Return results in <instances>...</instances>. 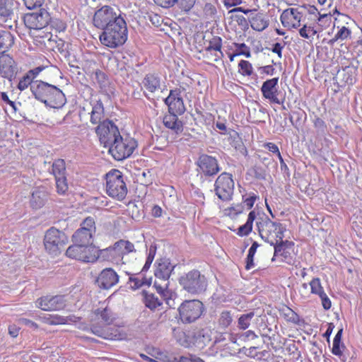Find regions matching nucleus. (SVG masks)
Returning a JSON list of instances; mask_svg holds the SVG:
<instances>
[{"label":"nucleus","instance_id":"f257e3e1","mask_svg":"<svg viewBox=\"0 0 362 362\" xmlns=\"http://www.w3.org/2000/svg\"><path fill=\"white\" fill-rule=\"evenodd\" d=\"M32 94L37 100L52 108L62 107L66 102L60 88L42 80H37L33 85Z\"/></svg>","mask_w":362,"mask_h":362},{"label":"nucleus","instance_id":"f03ea898","mask_svg":"<svg viewBox=\"0 0 362 362\" xmlns=\"http://www.w3.org/2000/svg\"><path fill=\"white\" fill-rule=\"evenodd\" d=\"M156 269L154 275L156 281H154V287L157 292L166 300H171L173 291L168 288L169 278L173 272L175 265H173L170 259L166 257L160 258L155 263Z\"/></svg>","mask_w":362,"mask_h":362},{"label":"nucleus","instance_id":"7ed1b4c3","mask_svg":"<svg viewBox=\"0 0 362 362\" xmlns=\"http://www.w3.org/2000/svg\"><path fill=\"white\" fill-rule=\"evenodd\" d=\"M99 36L100 42L110 48H117L123 45L127 40V26L124 18L116 20L104 28Z\"/></svg>","mask_w":362,"mask_h":362},{"label":"nucleus","instance_id":"20e7f679","mask_svg":"<svg viewBox=\"0 0 362 362\" xmlns=\"http://www.w3.org/2000/svg\"><path fill=\"white\" fill-rule=\"evenodd\" d=\"M256 226L261 238L270 245L276 244L278 240L284 239L286 230L284 224L272 221L265 214L257 218Z\"/></svg>","mask_w":362,"mask_h":362},{"label":"nucleus","instance_id":"39448f33","mask_svg":"<svg viewBox=\"0 0 362 362\" xmlns=\"http://www.w3.org/2000/svg\"><path fill=\"white\" fill-rule=\"evenodd\" d=\"M178 282L183 291L194 296L204 293L208 286L206 276L195 269L181 275Z\"/></svg>","mask_w":362,"mask_h":362},{"label":"nucleus","instance_id":"423d86ee","mask_svg":"<svg viewBox=\"0 0 362 362\" xmlns=\"http://www.w3.org/2000/svg\"><path fill=\"white\" fill-rule=\"evenodd\" d=\"M105 179L106 193L108 196L118 201L124 199L127 187L122 173L119 170L112 169L105 175Z\"/></svg>","mask_w":362,"mask_h":362},{"label":"nucleus","instance_id":"0eeeda50","mask_svg":"<svg viewBox=\"0 0 362 362\" xmlns=\"http://www.w3.org/2000/svg\"><path fill=\"white\" fill-rule=\"evenodd\" d=\"M66 257L83 262L93 263L99 259L98 250L93 245L74 244L66 250Z\"/></svg>","mask_w":362,"mask_h":362},{"label":"nucleus","instance_id":"6e6552de","mask_svg":"<svg viewBox=\"0 0 362 362\" xmlns=\"http://www.w3.org/2000/svg\"><path fill=\"white\" fill-rule=\"evenodd\" d=\"M68 243L66 234L54 227L48 229L45 235L44 245L46 251L52 255L60 254L64 246Z\"/></svg>","mask_w":362,"mask_h":362},{"label":"nucleus","instance_id":"1a4fd4ad","mask_svg":"<svg viewBox=\"0 0 362 362\" xmlns=\"http://www.w3.org/2000/svg\"><path fill=\"white\" fill-rule=\"evenodd\" d=\"M136 146L137 143L134 139L129 137L123 139L120 136L118 139L114 141L107 147L109 148V153L115 160H123L133 153Z\"/></svg>","mask_w":362,"mask_h":362},{"label":"nucleus","instance_id":"9d476101","mask_svg":"<svg viewBox=\"0 0 362 362\" xmlns=\"http://www.w3.org/2000/svg\"><path fill=\"white\" fill-rule=\"evenodd\" d=\"M204 310V305L199 300H185L178 308L180 319L185 324L194 322L201 317Z\"/></svg>","mask_w":362,"mask_h":362},{"label":"nucleus","instance_id":"9b49d317","mask_svg":"<svg viewBox=\"0 0 362 362\" xmlns=\"http://www.w3.org/2000/svg\"><path fill=\"white\" fill-rule=\"evenodd\" d=\"M234 181L231 174L223 173L218 176L214 183L216 195L223 202L230 201L234 192Z\"/></svg>","mask_w":362,"mask_h":362},{"label":"nucleus","instance_id":"f8f14e48","mask_svg":"<svg viewBox=\"0 0 362 362\" xmlns=\"http://www.w3.org/2000/svg\"><path fill=\"white\" fill-rule=\"evenodd\" d=\"M95 224L94 218L87 217L81 223L80 228L72 235L74 244L93 245V237L95 233Z\"/></svg>","mask_w":362,"mask_h":362},{"label":"nucleus","instance_id":"ddd939ff","mask_svg":"<svg viewBox=\"0 0 362 362\" xmlns=\"http://www.w3.org/2000/svg\"><path fill=\"white\" fill-rule=\"evenodd\" d=\"M95 132L99 136L100 143L103 144L105 147H107L121 136L117 127L109 119L103 120L99 124L95 129Z\"/></svg>","mask_w":362,"mask_h":362},{"label":"nucleus","instance_id":"4468645a","mask_svg":"<svg viewBox=\"0 0 362 362\" xmlns=\"http://www.w3.org/2000/svg\"><path fill=\"white\" fill-rule=\"evenodd\" d=\"M123 17L120 13H117V11L110 6H103L98 9L93 16V25L99 28L103 29L106 26L112 24L116 20L121 19Z\"/></svg>","mask_w":362,"mask_h":362},{"label":"nucleus","instance_id":"2eb2a0df","mask_svg":"<svg viewBox=\"0 0 362 362\" xmlns=\"http://www.w3.org/2000/svg\"><path fill=\"white\" fill-rule=\"evenodd\" d=\"M50 21V14L45 8H40L37 12L28 13L23 16L24 23L30 29H42L49 25Z\"/></svg>","mask_w":362,"mask_h":362},{"label":"nucleus","instance_id":"dca6fc26","mask_svg":"<svg viewBox=\"0 0 362 362\" xmlns=\"http://www.w3.org/2000/svg\"><path fill=\"white\" fill-rule=\"evenodd\" d=\"M196 164L198 166L197 171L204 177H213L221 170L217 159L207 154L199 156Z\"/></svg>","mask_w":362,"mask_h":362},{"label":"nucleus","instance_id":"f3484780","mask_svg":"<svg viewBox=\"0 0 362 362\" xmlns=\"http://www.w3.org/2000/svg\"><path fill=\"white\" fill-rule=\"evenodd\" d=\"M35 305L45 311L61 310L66 307V300L64 296H45L39 298Z\"/></svg>","mask_w":362,"mask_h":362},{"label":"nucleus","instance_id":"a211bd4d","mask_svg":"<svg viewBox=\"0 0 362 362\" xmlns=\"http://www.w3.org/2000/svg\"><path fill=\"white\" fill-rule=\"evenodd\" d=\"M91 333L108 340H120L124 337L119 327L101 325L98 322H93L90 327Z\"/></svg>","mask_w":362,"mask_h":362},{"label":"nucleus","instance_id":"6ab92c4d","mask_svg":"<svg viewBox=\"0 0 362 362\" xmlns=\"http://www.w3.org/2000/svg\"><path fill=\"white\" fill-rule=\"evenodd\" d=\"M19 5L16 0H0V20L4 23H16Z\"/></svg>","mask_w":362,"mask_h":362},{"label":"nucleus","instance_id":"aec40b11","mask_svg":"<svg viewBox=\"0 0 362 362\" xmlns=\"http://www.w3.org/2000/svg\"><path fill=\"white\" fill-rule=\"evenodd\" d=\"M164 103L168 107V112L182 115L186 109L181 96L180 89L176 88L170 91L169 95L164 100Z\"/></svg>","mask_w":362,"mask_h":362},{"label":"nucleus","instance_id":"412c9836","mask_svg":"<svg viewBox=\"0 0 362 362\" xmlns=\"http://www.w3.org/2000/svg\"><path fill=\"white\" fill-rule=\"evenodd\" d=\"M274 249V257L281 256L282 262L288 264H293V257L290 250L293 249L294 243L288 240L281 239L276 242V244L272 245Z\"/></svg>","mask_w":362,"mask_h":362},{"label":"nucleus","instance_id":"4be33fe9","mask_svg":"<svg viewBox=\"0 0 362 362\" xmlns=\"http://www.w3.org/2000/svg\"><path fill=\"white\" fill-rule=\"evenodd\" d=\"M279 77L267 79L263 82L261 87L262 96L270 102L281 104L282 102L277 98Z\"/></svg>","mask_w":362,"mask_h":362},{"label":"nucleus","instance_id":"5701e85b","mask_svg":"<svg viewBox=\"0 0 362 362\" xmlns=\"http://www.w3.org/2000/svg\"><path fill=\"white\" fill-rule=\"evenodd\" d=\"M17 73V66L13 59L8 54L0 56V74L2 77L11 81Z\"/></svg>","mask_w":362,"mask_h":362},{"label":"nucleus","instance_id":"b1692460","mask_svg":"<svg viewBox=\"0 0 362 362\" xmlns=\"http://www.w3.org/2000/svg\"><path fill=\"white\" fill-rule=\"evenodd\" d=\"M119 281V276L112 268H105L96 279L98 286L103 289H109Z\"/></svg>","mask_w":362,"mask_h":362},{"label":"nucleus","instance_id":"393cba45","mask_svg":"<svg viewBox=\"0 0 362 362\" xmlns=\"http://www.w3.org/2000/svg\"><path fill=\"white\" fill-rule=\"evenodd\" d=\"M301 17L302 13L298 8H291L283 11L280 20L284 27L291 25L293 28H297L300 25Z\"/></svg>","mask_w":362,"mask_h":362},{"label":"nucleus","instance_id":"a878e982","mask_svg":"<svg viewBox=\"0 0 362 362\" xmlns=\"http://www.w3.org/2000/svg\"><path fill=\"white\" fill-rule=\"evenodd\" d=\"M98 255L99 258L103 260L110 261L115 264H119L123 259L122 252L119 246H117V242L112 247L98 250Z\"/></svg>","mask_w":362,"mask_h":362},{"label":"nucleus","instance_id":"bb28decb","mask_svg":"<svg viewBox=\"0 0 362 362\" xmlns=\"http://www.w3.org/2000/svg\"><path fill=\"white\" fill-rule=\"evenodd\" d=\"M251 28L258 32L264 30L269 25L268 17L263 13L254 11L248 16Z\"/></svg>","mask_w":362,"mask_h":362},{"label":"nucleus","instance_id":"cd10ccee","mask_svg":"<svg viewBox=\"0 0 362 362\" xmlns=\"http://www.w3.org/2000/svg\"><path fill=\"white\" fill-rule=\"evenodd\" d=\"M178 115L169 112L163 117V122L165 127L178 134L183 130L182 122L178 119Z\"/></svg>","mask_w":362,"mask_h":362},{"label":"nucleus","instance_id":"c85d7f7f","mask_svg":"<svg viewBox=\"0 0 362 362\" xmlns=\"http://www.w3.org/2000/svg\"><path fill=\"white\" fill-rule=\"evenodd\" d=\"M92 106V110L90 112V122L93 124H100L103 122L102 119L104 118V106L101 100H95L90 102Z\"/></svg>","mask_w":362,"mask_h":362},{"label":"nucleus","instance_id":"c756f323","mask_svg":"<svg viewBox=\"0 0 362 362\" xmlns=\"http://www.w3.org/2000/svg\"><path fill=\"white\" fill-rule=\"evenodd\" d=\"M160 77L155 73H148L145 75L142 84L150 93H155L160 89Z\"/></svg>","mask_w":362,"mask_h":362},{"label":"nucleus","instance_id":"7c9ffc66","mask_svg":"<svg viewBox=\"0 0 362 362\" xmlns=\"http://www.w3.org/2000/svg\"><path fill=\"white\" fill-rule=\"evenodd\" d=\"M47 199V193L45 188L38 187L35 189L31 196L30 206L32 208L37 209L42 207Z\"/></svg>","mask_w":362,"mask_h":362},{"label":"nucleus","instance_id":"2f4dec72","mask_svg":"<svg viewBox=\"0 0 362 362\" xmlns=\"http://www.w3.org/2000/svg\"><path fill=\"white\" fill-rule=\"evenodd\" d=\"M193 340L199 347L206 346L211 341L210 331L207 329H200L193 334Z\"/></svg>","mask_w":362,"mask_h":362},{"label":"nucleus","instance_id":"473e14b6","mask_svg":"<svg viewBox=\"0 0 362 362\" xmlns=\"http://www.w3.org/2000/svg\"><path fill=\"white\" fill-rule=\"evenodd\" d=\"M95 314L98 317V319L102 320V321L105 323V325H110L112 324L117 318L115 313H114L112 310L108 307H106L103 309L98 308L95 310Z\"/></svg>","mask_w":362,"mask_h":362},{"label":"nucleus","instance_id":"72a5a7b5","mask_svg":"<svg viewBox=\"0 0 362 362\" xmlns=\"http://www.w3.org/2000/svg\"><path fill=\"white\" fill-rule=\"evenodd\" d=\"M14 43V37L10 32H0V54H3Z\"/></svg>","mask_w":362,"mask_h":362},{"label":"nucleus","instance_id":"f704fd0d","mask_svg":"<svg viewBox=\"0 0 362 362\" xmlns=\"http://www.w3.org/2000/svg\"><path fill=\"white\" fill-rule=\"evenodd\" d=\"M255 219L256 213L255 211H251L248 214L246 223L238 228L237 234L241 237L249 235L252 230V224Z\"/></svg>","mask_w":362,"mask_h":362},{"label":"nucleus","instance_id":"c9c22d12","mask_svg":"<svg viewBox=\"0 0 362 362\" xmlns=\"http://www.w3.org/2000/svg\"><path fill=\"white\" fill-rule=\"evenodd\" d=\"M52 173L54 177L66 176V169L65 161L63 159L55 160L52 165Z\"/></svg>","mask_w":362,"mask_h":362},{"label":"nucleus","instance_id":"e433bc0d","mask_svg":"<svg viewBox=\"0 0 362 362\" xmlns=\"http://www.w3.org/2000/svg\"><path fill=\"white\" fill-rule=\"evenodd\" d=\"M221 47H222V40L220 37H214L211 41H209V45L206 47V52H218L220 54H218L217 53L214 54V56L216 57L215 60H217V58H220L223 56V53L221 52Z\"/></svg>","mask_w":362,"mask_h":362},{"label":"nucleus","instance_id":"4c0bfd02","mask_svg":"<svg viewBox=\"0 0 362 362\" xmlns=\"http://www.w3.org/2000/svg\"><path fill=\"white\" fill-rule=\"evenodd\" d=\"M144 303L151 310H154L162 305V302L152 293L145 294Z\"/></svg>","mask_w":362,"mask_h":362},{"label":"nucleus","instance_id":"58836bf2","mask_svg":"<svg viewBox=\"0 0 362 362\" xmlns=\"http://www.w3.org/2000/svg\"><path fill=\"white\" fill-rule=\"evenodd\" d=\"M233 322V316L229 311H223L218 319V325L220 329H226Z\"/></svg>","mask_w":362,"mask_h":362},{"label":"nucleus","instance_id":"ea45409f","mask_svg":"<svg viewBox=\"0 0 362 362\" xmlns=\"http://www.w3.org/2000/svg\"><path fill=\"white\" fill-rule=\"evenodd\" d=\"M129 281L131 284H134L133 285H130V287L134 290L138 289L144 285H151V279L148 280L141 275H138V276H130Z\"/></svg>","mask_w":362,"mask_h":362},{"label":"nucleus","instance_id":"a19ab883","mask_svg":"<svg viewBox=\"0 0 362 362\" xmlns=\"http://www.w3.org/2000/svg\"><path fill=\"white\" fill-rule=\"evenodd\" d=\"M57 192L59 194L64 195L69 189L66 176L55 178Z\"/></svg>","mask_w":362,"mask_h":362},{"label":"nucleus","instance_id":"79ce46f5","mask_svg":"<svg viewBox=\"0 0 362 362\" xmlns=\"http://www.w3.org/2000/svg\"><path fill=\"white\" fill-rule=\"evenodd\" d=\"M37 80L33 81L29 75L26 74L20 79L17 88L21 91H23L30 87V91L32 92L33 85L37 82Z\"/></svg>","mask_w":362,"mask_h":362},{"label":"nucleus","instance_id":"37998d69","mask_svg":"<svg viewBox=\"0 0 362 362\" xmlns=\"http://www.w3.org/2000/svg\"><path fill=\"white\" fill-rule=\"evenodd\" d=\"M43 321L50 325L66 324V319L64 318V316L59 315H49L48 317H44Z\"/></svg>","mask_w":362,"mask_h":362},{"label":"nucleus","instance_id":"c03bdc74","mask_svg":"<svg viewBox=\"0 0 362 362\" xmlns=\"http://www.w3.org/2000/svg\"><path fill=\"white\" fill-rule=\"evenodd\" d=\"M255 314L250 312L247 314L242 315L238 319V327L241 329H246L250 325V321L253 318Z\"/></svg>","mask_w":362,"mask_h":362},{"label":"nucleus","instance_id":"a18cd8bd","mask_svg":"<svg viewBox=\"0 0 362 362\" xmlns=\"http://www.w3.org/2000/svg\"><path fill=\"white\" fill-rule=\"evenodd\" d=\"M117 246H119L122 256L135 250L134 244L129 240H119L117 241Z\"/></svg>","mask_w":362,"mask_h":362},{"label":"nucleus","instance_id":"49530a36","mask_svg":"<svg viewBox=\"0 0 362 362\" xmlns=\"http://www.w3.org/2000/svg\"><path fill=\"white\" fill-rule=\"evenodd\" d=\"M238 66L242 75L249 76L252 74V66L248 61L241 60L238 64Z\"/></svg>","mask_w":362,"mask_h":362},{"label":"nucleus","instance_id":"de8ad7c7","mask_svg":"<svg viewBox=\"0 0 362 362\" xmlns=\"http://www.w3.org/2000/svg\"><path fill=\"white\" fill-rule=\"evenodd\" d=\"M49 25H50L52 28L55 29L58 32L64 31L66 28V23L62 20L57 18L51 17L50 23H49Z\"/></svg>","mask_w":362,"mask_h":362},{"label":"nucleus","instance_id":"09e8293b","mask_svg":"<svg viewBox=\"0 0 362 362\" xmlns=\"http://www.w3.org/2000/svg\"><path fill=\"white\" fill-rule=\"evenodd\" d=\"M258 199L259 196H257L254 192H250L248 194H246L245 195H243V202L247 206V209H252L254 206L255 202Z\"/></svg>","mask_w":362,"mask_h":362},{"label":"nucleus","instance_id":"8fccbe9b","mask_svg":"<svg viewBox=\"0 0 362 362\" xmlns=\"http://www.w3.org/2000/svg\"><path fill=\"white\" fill-rule=\"evenodd\" d=\"M235 47H237V49H241V48L246 49L247 51H246V52H243V51H240L235 54H230L229 58H230V62H233L234 60V58L238 55H245L247 58L250 57L251 54H250V49L245 43L235 44Z\"/></svg>","mask_w":362,"mask_h":362},{"label":"nucleus","instance_id":"3c124183","mask_svg":"<svg viewBox=\"0 0 362 362\" xmlns=\"http://www.w3.org/2000/svg\"><path fill=\"white\" fill-rule=\"evenodd\" d=\"M314 127L317 129V132L324 134L327 131V125L323 119L317 117L313 120Z\"/></svg>","mask_w":362,"mask_h":362},{"label":"nucleus","instance_id":"603ef678","mask_svg":"<svg viewBox=\"0 0 362 362\" xmlns=\"http://www.w3.org/2000/svg\"><path fill=\"white\" fill-rule=\"evenodd\" d=\"M309 284L313 294H317L324 289L318 277L313 278Z\"/></svg>","mask_w":362,"mask_h":362},{"label":"nucleus","instance_id":"864d4df0","mask_svg":"<svg viewBox=\"0 0 362 362\" xmlns=\"http://www.w3.org/2000/svg\"><path fill=\"white\" fill-rule=\"evenodd\" d=\"M196 0H177L176 4L185 12H188L194 6Z\"/></svg>","mask_w":362,"mask_h":362},{"label":"nucleus","instance_id":"5fc2aeb1","mask_svg":"<svg viewBox=\"0 0 362 362\" xmlns=\"http://www.w3.org/2000/svg\"><path fill=\"white\" fill-rule=\"evenodd\" d=\"M23 1L28 9L33 10L40 8L45 0H23Z\"/></svg>","mask_w":362,"mask_h":362},{"label":"nucleus","instance_id":"6e6d98bb","mask_svg":"<svg viewBox=\"0 0 362 362\" xmlns=\"http://www.w3.org/2000/svg\"><path fill=\"white\" fill-rule=\"evenodd\" d=\"M285 317L288 321L295 324H298L300 322L299 315L289 308H287V313H285Z\"/></svg>","mask_w":362,"mask_h":362},{"label":"nucleus","instance_id":"4d7b16f0","mask_svg":"<svg viewBox=\"0 0 362 362\" xmlns=\"http://www.w3.org/2000/svg\"><path fill=\"white\" fill-rule=\"evenodd\" d=\"M204 13L208 18H214L216 13V8L211 3H206L204 6Z\"/></svg>","mask_w":362,"mask_h":362},{"label":"nucleus","instance_id":"13d9d810","mask_svg":"<svg viewBox=\"0 0 362 362\" xmlns=\"http://www.w3.org/2000/svg\"><path fill=\"white\" fill-rule=\"evenodd\" d=\"M351 35V30L343 26L335 35L336 39H339L340 40H344L347 39Z\"/></svg>","mask_w":362,"mask_h":362},{"label":"nucleus","instance_id":"bf43d9fd","mask_svg":"<svg viewBox=\"0 0 362 362\" xmlns=\"http://www.w3.org/2000/svg\"><path fill=\"white\" fill-rule=\"evenodd\" d=\"M238 24V25L243 27L244 29H247L249 26L248 19H246L242 15H235L232 17Z\"/></svg>","mask_w":362,"mask_h":362},{"label":"nucleus","instance_id":"052dcab7","mask_svg":"<svg viewBox=\"0 0 362 362\" xmlns=\"http://www.w3.org/2000/svg\"><path fill=\"white\" fill-rule=\"evenodd\" d=\"M154 2L163 7V8H170L175 6L177 0H153Z\"/></svg>","mask_w":362,"mask_h":362},{"label":"nucleus","instance_id":"680f3d73","mask_svg":"<svg viewBox=\"0 0 362 362\" xmlns=\"http://www.w3.org/2000/svg\"><path fill=\"white\" fill-rule=\"evenodd\" d=\"M341 346L344 348V345L341 344V342L333 341V346L332 349V353L337 356H341L342 351L341 350Z\"/></svg>","mask_w":362,"mask_h":362},{"label":"nucleus","instance_id":"e2e57ef3","mask_svg":"<svg viewBox=\"0 0 362 362\" xmlns=\"http://www.w3.org/2000/svg\"><path fill=\"white\" fill-rule=\"evenodd\" d=\"M45 69L44 66H37V67H35L33 69H30L29 70L26 74L27 75H29V76H30V78L33 80V81H36L37 79H35L37 76L39 75V74Z\"/></svg>","mask_w":362,"mask_h":362},{"label":"nucleus","instance_id":"0e129e2a","mask_svg":"<svg viewBox=\"0 0 362 362\" xmlns=\"http://www.w3.org/2000/svg\"><path fill=\"white\" fill-rule=\"evenodd\" d=\"M308 31L309 32L311 31L313 33V35H315L317 33L312 27H307L306 25H305L303 28H301L300 29L299 34L302 37L308 39L309 38V35L308 33Z\"/></svg>","mask_w":362,"mask_h":362},{"label":"nucleus","instance_id":"69168bd1","mask_svg":"<svg viewBox=\"0 0 362 362\" xmlns=\"http://www.w3.org/2000/svg\"><path fill=\"white\" fill-rule=\"evenodd\" d=\"M148 18L151 23L156 27L160 26L163 22L161 17L156 13L149 15Z\"/></svg>","mask_w":362,"mask_h":362},{"label":"nucleus","instance_id":"338daca9","mask_svg":"<svg viewBox=\"0 0 362 362\" xmlns=\"http://www.w3.org/2000/svg\"><path fill=\"white\" fill-rule=\"evenodd\" d=\"M284 45L281 43L276 42L270 49L272 52L277 54L278 57L281 59L282 58V49H284Z\"/></svg>","mask_w":362,"mask_h":362},{"label":"nucleus","instance_id":"774afa93","mask_svg":"<svg viewBox=\"0 0 362 362\" xmlns=\"http://www.w3.org/2000/svg\"><path fill=\"white\" fill-rule=\"evenodd\" d=\"M254 256L255 255H252L251 253L247 254L246 257V264H245V269L250 270L251 269L254 268L255 264H254Z\"/></svg>","mask_w":362,"mask_h":362}]
</instances>
